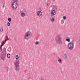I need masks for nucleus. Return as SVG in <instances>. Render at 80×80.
Segmentation results:
<instances>
[{
  "label": "nucleus",
  "instance_id": "7",
  "mask_svg": "<svg viewBox=\"0 0 80 80\" xmlns=\"http://www.w3.org/2000/svg\"><path fill=\"white\" fill-rule=\"evenodd\" d=\"M51 13L52 16H54L56 14V12L55 10H52L51 12Z\"/></svg>",
  "mask_w": 80,
  "mask_h": 80
},
{
  "label": "nucleus",
  "instance_id": "25",
  "mask_svg": "<svg viewBox=\"0 0 80 80\" xmlns=\"http://www.w3.org/2000/svg\"><path fill=\"white\" fill-rule=\"evenodd\" d=\"M79 42H80V37L79 38Z\"/></svg>",
  "mask_w": 80,
  "mask_h": 80
},
{
  "label": "nucleus",
  "instance_id": "17",
  "mask_svg": "<svg viewBox=\"0 0 80 80\" xmlns=\"http://www.w3.org/2000/svg\"><path fill=\"white\" fill-rule=\"evenodd\" d=\"M8 21L9 22H10L12 21V19L10 18H9L8 19Z\"/></svg>",
  "mask_w": 80,
  "mask_h": 80
},
{
  "label": "nucleus",
  "instance_id": "24",
  "mask_svg": "<svg viewBox=\"0 0 80 80\" xmlns=\"http://www.w3.org/2000/svg\"><path fill=\"white\" fill-rule=\"evenodd\" d=\"M15 0V2H18V0Z\"/></svg>",
  "mask_w": 80,
  "mask_h": 80
},
{
  "label": "nucleus",
  "instance_id": "3",
  "mask_svg": "<svg viewBox=\"0 0 80 80\" xmlns=\"http://www.w3.org/2000/svg\"><path fill=\"white\" fill-rule=\"evenodd\" d=\"M73 44H74V42L73 41L68 43V48L69 50H72V49L73 48Z\"/></svg>",
  "mask_w": 80,
  "mask_h": 80
},
{
  "label": "nucleus",
  "instance_id": "21",
  "mask_svg": "<svg viewBox=\"0 0 80 80\" xmlns=\"http://www.w3.org/2000/svg\"><path fill=\"white\" fill-rule=\"evenodd\" d=\"M2 46H3V45H1V46H0L1 52L2 51Z\"/></svg>",
  "mask_w": 80,
  "mask_h": 80
},
{
  "label": "nucleus",
  "instance_id": "12",
  "mask_svg": "<svg viewBox=\"0 0 80 80\" xmlns=\"http://www.w3.org/2000/svg\"><path fill=\"white\" fill-rule=\"evenodd\" d=\"M3 28L2 27L0 29V32H3Z\"/></svg>",
  "mask_w": 80,
  "mask_h": 80
},
{
  "label": "nucleus",
  "instance_id": "27",
  "mask_svg": "<svg viewBox=\"0 0 80 80\" xmlns=\"http://www.w3.org/2000/svg\"><path fill=\"white\" fill-rule=\"evenodd\" d=\"M55 0H53V1H55Z\"/></svg>",
  "mask_w": 80,
  "mask_h": 80
},
{
  "label": "nucleus",
  "instance_id": "11",
  "mask_svg": "<svg viewBox=\"0 0 80 80\" xmlns=\"http://www.w3.org/2000/svg\"><path fill=\"white\" fill-rule=\"evenodd\" d=\"M50 20L51 21V22H53L54 21H55V20L54 19V18H51Z\"/></svg>",
  "mask_w": 80,
  "mask_h": 80
},
{
  "label": "nucleus",
  "instance_id": "2",
  "mask_svg": "<svg viewBox=\"0 0 80 80\" xmlns=\"http://www.w3.org/2000/svg\"><path fill=\"white\" fill-rule=\"evenodd\" d=\"M14 65H15V70L17 71L19 70L20 69V67H19V61L15 60Z\"/></svg>",
  "mask_w": 80,
  "mask_h": 80
},
{
  "label": "nucleus",
  "instance_id": "16",
  "mask_svg": "<svg viewBox=\"0 0 80 80\" xmlns=\"http://www.w3.org/2000/svg\"><path fill=\"white\" fill-rule=\"evenodd\" d=\"M5 37H6V40H8V35H7V36H5Z\"/></svg>",
  "mask_w": 80,
  "mask_h": 80
},
{
  "label": "nucleus",
  "instance_id": "10",
  "mask_svg": "<svg viewBox=\"0 0 80 80\" xmlns=\"http://www.w3.org/2000/svg\"><path fill=\"white\" fill-rule=\"evenodd\" d=\"M58 62L60 63H62V59H59L58 60Z\"/></svg>",
  "mask_w": 80,
  "mask_h": 80
},
{
  "label": "nucleus",
  "instance_id": "23",
  "mask_svg": "<svg viewBox=\"0 0 80 80\" xmlns=\"http://www.w3.org/2000/svg\"><path fill=\"white\" fill-rule=\"evenodd\" d=\"M42 80H45V79H44L43 78H42Z\"/></svg>",
  "mask_w": 80,
  "mask_h": 80
},
{
  "label": "nucleus",
  "instance_id": "26",
  "mask_svg": "<svg viewBox=\"0 0 80 80\" xmlns=\"http://www.w3.org/2000/svg\"><path fill=\"white\" fill-rule=\"evenodd\" d=\"M3 8H4V7H5V6H4V5L3 6Z\"/></svg>",
  "mask_w": 80,
  "mask_h": 80
},
{
  "label": "nucleus",
  "instance_id": "19",
  "mask_svg": "<svg viewBox=\"0 0 80 80\" xmlns=\"http://www.w3.org/2000/svg\"><path fill=\"white\" fill-rule=\"evenodd\" d=\"M7 25L8 27H10V23L9 22H8L7 23Z\"/></svg>",
  "mask_w": 80,
  "mask_h": 80
},
{
  "label": "nucleus",
  "instance_id": "9",
  "mask_svg": "<svg viewBox=\"0 0 80 80\" xmlns=\"http://www.w3.org/2000/svg\"><path fill=\"white\" fill-rule=\"evenodd\" d=\"M25 15V14L24 12H22L21 13V16L22 17H24Z\"/></svg>",
  "mask_w": 80,
  "mask_h": 80
},
{
  "label": "nucleus",
  "instance_id": "15",
  "mask_svg": "<svg viewBox=\"0 0 80 80\" xmlns=\"http://www.w3.org/2000/svg\"><path fill=\"white\" fill-rule=\"evenodd\" d=\"M7 56L8 58H10V54H8Z\"/></svg>",
  "mask_w": 80,
  "mask_h": 80
},
{
  "label": "nucleus",
  "instance_id": "13",
  "mask_svg": "<svg viewBox=\"0 0 80 80\" xmlns=\"http://www.w3.org/2000/svg\"><path fill=\"white\" fill-rule=\"evenodd\" d=\"M15 58H16V60H18V58H19V57L18 56V55H17L16 56Z\"/></svg>",
  "mask_w": 80,
  "mask_h": 80
},
{
  "label": "nucleus",
  "instance_id": "6",
  "mask_svg": "<svg viewBox=\"0 0 80 80\" xmlns=\"http://www.w3.org/2000/svg\"><path fill=\"white\" fill-rule=\"evenodd\" d=\"M1 58L2 60H3L4 61V59L6 57V51H3L1 55Z\"/></svg>",
  "mask_w": 80,
  "mask_h": 80
},
{
  "label": "nucleus",
  "instance_id": "22",
  "mask_svg": "<svg viewBox=\"0 0 80 80\" xmlns=\"http://www.w3.org/2000/svg\"><path fill=\"white\" fill-rule=\"evenodd\" d=\"M62 18L64 20H65L66 19V17L65 16H63Z\"/></svg>",
  "mask_w": 80,
  "mask_h": 80
},
{
  "label": "nucleus",
  "instance_id": "1",
  "mask_svg": "<svg viewBox=\"0 0 80 80\" xmlns=\"http://www.w3.org/2000/svg\"><path fill=\"white\" fill-rule=\"evenodd\" d=\"M55 40L58 43H59L60 45L62 43V36L59 35L56 37Z\"/></svg>",
  "mask_w": 80,
  "mask_h": 80
},
{
  "label": "nucleus",
  "instance_id": "14",
  "mask_svg": "<svg viewBox=\"0 0 80 80\" xmlns=\"http://www.w3.org/2000/svg\"><path fill=\"white\" fill-rule=\"evenodd\" d=\"M67 54H65L64 55V56H63V57H64V58H67Z\"/></svg>",
  "mask_w": 80,
  "mask_h": 80
},
{
  "label": "nucleus",
  "instance_id": "20",
  "mask_svg": "<svg viewBox=\"0 0 80 80\" xmlns=\"http://www.w3.org/2000/svg\"><path fill=\"white\" fill-rule=\"evenodd\" d=\"M38 43H39V42H38V41H36L35 42V44L36 45H38Z\"/></svg>",
  "mask_w": 80,
  "mask_h": 80
},
{
  "label": "nucleus",
  "instance_id": "28",
  "mask_svg": "<svg viewBox=\"0 0 80 80\" xmlns=\"http://www.w3.org/2000/svg\"><path fill=\"white\" fill-rule=\"evenodd\" d=\"M25 72H26V71H25Z\"/></svg>",
  "mask_w": 80,
  "mask_h": 80
},
{
  "label": "nucleus",
  "instance_id": "4",
  "mask_svg": "<svg viewBox=\"0 0 80 80\" xmlns=\"http://www.w3.org/2000/svg\"><path fill=\"white\" fill-rule=\"evenodd\" d=\"M12 9H16L17 8L18 6V3L17 1H14L12 3Z\"/></svg>",
  "mask_w": 80,
  "mask_h": 80
},
{
  "label": "nucleus",
  "instance_id": "18",
  "mask_svg": "<svg viewBox=\"0 0 80 80\" xmlns=\"http://www.w3.org/2000/svg\"><path fill=\"white\" fill-rule=\"evenodd\" d=\"M66 41H67V42H70V39L68 38H67L66 39Z\"/></svg>",
  "mask_w": 80,
  "mask_h": 80
},
{
  "label": "nucleus",
  "instance_id": "8",
  "mask_svg": "<svg viewBox=\"0 0 80 80\" xmlns=\"http://www.w3.org/2000/svg\"><path fill=\"white\" fill-rule=\"evenodd\" d=\"M38 16L39 17H41V16H42V12L41 11H39L37 12Z\"/></svg>",
  "mask_w": 80,
  "mask_h": 80
},
{
  "label": "nucleus",
  "instance_id": "5",
  "mask_svg": "<svg viewBox=\"0 0 80 80\" xmlns=\"http://www.w3.org/2000/svg\"><path fill=\"white\" fill-rule=\"evenodd\" d=\"M30 37H31L30 33L29 32H28L25 34L24 38L25 39V40H28V38H30Z\"/></svg>",
  "mask_w": 80,
  "mask_h": 80
}]
</instances>
